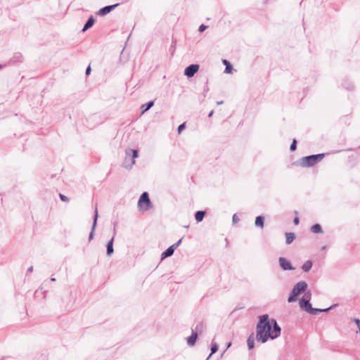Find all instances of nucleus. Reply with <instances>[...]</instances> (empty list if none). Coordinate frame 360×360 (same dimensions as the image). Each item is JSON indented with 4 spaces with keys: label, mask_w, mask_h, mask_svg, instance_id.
I'll use <instances>...</instances> for the list:
<instances>
[{
    "label": "nucleus",
    "mask_w": 360,
    "mask_h": 360,
    "mask_svg": "<svg viewBox=\"0 0 360 360\" xmlns=\"http://www.w3.org/2000/svg\"><path fill=\"white\" fill-rule=\"evenodd\" d=\"M256 325V340L264 344L269 339L274 340L281 333V328L275 319H270L268 314L259 316Z\"/></svg>",
    "instance_id": "obj_1"
},
{
    "label": "nucleus",
    "mask_w": 360,
    "mask_h": 360,
    "mask_svg": "<svg viewBox=\"0 0 360 360\" xmlns=\"http://www.w3.org/2000/svg\"><path fill=\"white\" fill-rule=\"evenodd\" d=\"M307 286L308 285L305 281H299L298 283H297L292 288L289 295L288 302L290 303L295 302L300 294H302L304 292H305Z\"/></svg>",
    "instance_id": "obj_2"
},
{
    "label": "nucleus",
    "mask_w": 360,
    "mask_h": 360,
    "mask_svg": "<svg viewBox=\"0 0 360 360\" xmlns=\"http://www.w3.org/2000/svg\"><path fill=\"white\" fill-rule=\"evenodd\" d=\"M325 153H319L302 157L300 159V165L303 167H311L322 160Z\"/></svg>",
    "instance_id": "obj_3"
},
{
    "label": "nucleus",
    "mask_w": 360,
    "mask_h": 360,
    "mask_svg": "<svg viewBox=\"0 0 360 360\" xmlns=\"http://www.w3.org/2000/svg\"><path fill=\"white\" fill-rule=\"evenodd\" d=\"M126 157L123 161L122 167L126 169H131L135 163V158L139 156V150L136 149L127 148L125 150Z\"/></svg>",
    "instance_id": "obj_4"
},
{
    "label": "nucleus",
    "mask_w": 360,
    "mask_h": 360,
    "mask_svg": "<svg viewBox=\"0 0 360 360\" xmlns=\"http://www.w3.org/2000/svg\"><path fill=\"white\" fill-rule=\"evenodd\" d=\"M138 207L140 210L147 211L153 207V204L147 192L141 193L138 201Z\"/></svg>",
    "instance_id": "obj_5"
},
{
    "label": "nucleus",
    "mask_w": 360,
    "mask_h": 360,
    "mask_svg": "<svg viewBox=\"0 0 360 360\" xmlns=\"http://www.w3.org/2000/svg\"><path fill=\"white\" fill-rule=\"evenodd\" d=\"M311 298V294L310 291H307L304 292V295L299 300L300 308L305 311L306 312L309 311L310 307H311V304L310 303Z\"/></svg>",
    "instance_id": "obj_6"
},
{
    "label": "nucleus",
    "mask_w": 360,
    "mask_h": 360,
    "mask_svg": "<svg viewBox=\"0 0 360 360\" xmlns=\"http://www.w3.org/2000/svg\"><path fill=\"white\" fill-rule=\"evenodd\" d=\"M199 68L198 64H191L185 68L184 75L188 78H191L198 72Z\"/></svg>",
    "instance_id": "obj_7"
},
{
    "label": "nucleus",
    "mask_w": 360,
    "mask_h": 360,
    "mask_svg": "<svg viewBox=\"0 0 360 360\" xmlns=\"http://www.w3.org/2000/svg\"><path fill=\"white\" fill-rule=\"evenodd\" d=\"M279 266L283 271H292L295 269L291 262L285 257H280L278 258Z\"/></svg>",
    "instance_id": "obj_8"
},
{
    "label": "nucleus",
    "mask_w": 360,
    "mask_h": 360,
    "mask_svg": "<svg viewBox=\"0 0 360 360\" xmlns=\"http://www.w3.org/2000/svg\"><path fill=\"white\" fill-rule=\"evenodd\" d=\"M98 218V213L97 207H96L95 210H94V219H93V223H92V226H91V231H90L89 236V241L92 240L94 239V238L95 230H96V225H97Z\"/></svg>",
    "instance_id": "obj_9"
},
{
    "label": "nucleus",
    "mask_w": 360,
    "mask_h": 360,
    "mask_svg": "<svg viewBox=\"0 0 360 360\" xmlns=\"http://www.w3.org/2000/svg\"><path fill=\"white\" fill-rule=\"evenodd\" d=\"M118 6H119V4L105 6L101 8V9H99L98 11L96 13V14L100 16H104V15L108 14L110 12H111L112 10H114Z\"/></svg>",
    "instance_id": "obj_10"
},
{
    "label": "nucleus",
    "mask_w": 360,
    "mask_h": 360,
    "mask_svg": "<svg viewBox=\"0 0 360 360\" xmlns=\"http://www.w3.org/2000/svg\"><path fill=\"white\" fill-rule=\"evenodd\" d=\"M336 306H338V304H334L331 305L330 307L326 308V309L314 308L311 306V307H310V309H309V311H307V312L310 314H312V315H317L320 312H327V311L331 310L332 309H333L334 307H335Z\"/></svg>",
    "instance_id": "obj_11"
},
{
    "label": "nucleus",
    "mask_w": 360,
    "mask_h": 360,
    "mask_svg": "<svg viewBox=\"0 0 360 360\" xmlns=\"http://www.w3.org/2000/svg\"><path fill=\"white\" fill-rule=\"evenodd\" d=\"M113 231H114L113 236L106 244V254L108 257H110L114 252L113 242H114L115 236L116 234L115 228H114Z\"/></svg>",
    "instance_id": "obj_12"
},
{
    "label": "nucleus",
    "mask_w": 360,
    "mask_h": 360,
    "mask_svg": "<svg viewBox=\"0 0 360 360\" xmlns=\"http://www.w3.org/2000/svg\"><path fill=\"white\" fill-rule=\"evenodd\" d=\"M174 250H175V247L170 245L161 254V259L163 260L169 257L172 256L174 252Z\"/></svg>",
    "instance_id": "obj_13"
},
{
    "label": "nucleus",
    "mask_w": 360,
    "mask_h": 360,
    "mask_svg": "<svg viewBox=\"0 0 360 360\" xmlns=\"http://www.w3.org/2000/svg\"><path fill=\"white\" fill-rule=\"evenodd\" d=\"M95 21H96V20H95L94 17L93 15H91L86 20V23L84 24L82 31L85 32L87 30H89V28H91V27H93V25L95 23Z\"/></svg>",
    "instance_id": "obj_14"
},
{
    "label": "nucleus",
    "mask_w": 360,
    "mask_h": 360,
    "mask_svg": "<svg viewBox=\"0 0 360 360\" xmlns=\"http://www.w3.org/2000/svg\"><path fill=\"white\" fill-rule=\"evenodd\" d=\"M155 103V101H150L141 106V114L143 115L148 110H149Z\"/></svg>",
    "instance_id": "obj_15"
},
{
    "label": "nucleus",
    "mask_w": 360,
    "mask_h": 360,
    "mask_svg": "<svg viewBox=\"0 0 360 360\" xmlns=\"http://www.w3.org/2000/svg\"><path fill=\"white\" fill-rule=\"evenodd\" d=\"M198 335L195 332L191 331V335L187 338V344L189 346H193L198 339Z\"/></svg>",
    "instance_id": "obj_16"
},
{
    "label": "nucleus",
    "mask_w": 360,
    "mask_h": 360,
    "mask_svg": "<svg viewBox=\"0 0 360 360\" xmlns=\"http://www.w3.org/2000/svg\"><path fill=\"white\" fill-rule=\"evenodd\" d=\"M204 330V324L202 321H198L196 323L195 328H191V331L198 333H202Z\"/></svg>",
    "instance_id": "obj_17"
},
{
    "label": "nucleus",
    "mask_w": 360,
    "mask_h": 360,
    "mask_svg": "<svg viewBox=\"0 0 360 360\" xmlns=\"http://www.w3.org/2000/svg\"><path fill=\"white\" fill-rule=\"evenodd\" d=\"M264 220H265V218L264 216H262V215L257 216L256 217L255 221V226L263 229L264 226Z\"/></svg>",
    "instance_id": "obj_18"
},
{
    "label": "nucleus",
    "mask_w": 360,
    "mask_h": 360,
    "mask_svg": "<svg viewBox=\"0 0 360 360\" xmlns=\"http://www.w3.org/2000/svg\"><path fill=\"white\" fill-rule=\"evenodd\" d=\"M206 214L205 210H198L195 213V219L198 223L201 222Z\"/></svg>",
    "instance_id": "obj_19"
},
{
    "label": "nucleus",
    "mask_w": 360,
    "mask_h": 360,
    "mask_svg": "<svg viewBox=\"0 0 360 360\" xmlns=\"http://www.w3.org/2000/svg\"><path fill=\"white\" fill-rule=\"evenodd\" d=\"M247 345L249 350L252 349L255 347V338L253 333L248 338Z\"/></svg>",
    "instance_id": "obj_20"
},
{
    "label": "nucleus",
    "mask_w": 360,
    "mask_h": 360,
    "mask_svg": "<svg viewBox=\"0 0 360 360\" xmlns=\"http://www.w3.org/2000/svg\"><path fill=\"white\" fill-rule=\"evenodd\" d=\"M295 239V234L292 232L285 233V243L287 245L291 244Z\"/></svg>",
    "instance_id": "obj_21"
},
{
    "label": "nucleus",
    "mask_w": 360,
    "mask_h": 360,
    "mask_svg": "<svg viewBox=\"0 0 360 360\" xmlns=\"http://www.w3.org/2000/svg\"><path fill=\"white\" fill-rule=\"evenodd\" d=\"M313 266V262L311 260L306 261L302 266V269L304 272H308L311 270Z\"/></svg>",
    "instance_id": "obj_22"
},
{
    "label": "nucleus",
    "mask_w": 360,
    "mask_h": 360,
    "mask_svg": "<svg viewBox=\"0 0 360 360\" xmlns=\"http://www.w3.org/2000/svg\"><path fill=\"white\" fill-rule=\"evenodd\" d=\"M310 230L314 233H322L323 229L321 226L319 224H315L312 225L310 228Z\"/></svg>",
    "instance_id": "obj_23"
},
{
    "label": "nucleus",
    "mask_w": 360,
    "mask_h": 360,
    "mask_svg": "<svg viewBox=\"0 0 360 360\" xmlns=\"http://www.w3.org/2000/svg\"><path fill=\"white\" fill-rule=\"evenodd\" d=\"M22 55L20 53H14L13 56L11 58V61L14 63H22Z\"/></svg>",
    "instance_id": "obj_24"
},
{
    "label": "nucleus",
    "mask_w": 360,
    "mask_h": 360,
    "mask_svg": "<svg viewBox=\"0 0 360 360\" xmlns=\"http://www.w3.org/2000/svg\"><path fill=\"white\" fill-rule=\"evenodd\" d=\"M222 62H223V64L226 66L224 72L225 73H231L233 70V67H232L231 64L227 60H225V59L223 60Z\"/></svg>",
    "instance_id": "obj_25"
},
{
    "label": "nucleus",
    "mask_w": 360,
    "mask_h": 360,
    "mask_svg": "<svg viewBox=\"0 0 360 360\" xmlns=\"http://www.w3.org/2000/svg\"><path fill=\"white\" fill-rule=\"evenodd\" d=\"M219 349V345L217 342H212V344H211V353L210 354L209 356L207 358L206 360H208L209 358L212 355L214 354V353H216Z\"/></svg>",
    "instance_id": "obj_26"
},
{
    "label": "nucleus",
    "mask_w": 360,
    "mask_h": 360,
    "mask_svg": "<svg viewBox=\"0 0 360 360\" xmlns=\"http://www.w3.org/2000/svg\"><path fill=\"white\" fill-rule=\"evenodd\" d=\"M343 87L347 90H352L354 89V84L349 80H345L342 83Z\"/></svg>",
    "instance_id": "obj_27"
},
{
    "label": "nucleus",
    "mask_w": 360,
    "mask_h": 360,
    "mask_svg": "<svg viewBox=\"0 0 360 360\" xmlns=\"http://www.w3.org/2000/svg\"><path fill=\"white\" fill-rule=\"evenodd\" d=\"M297 148V141L296 139H293L292 142L291 143L290 146V151H295Z\"/></svg>",
    "instance_id": "obj_28"
},
{
    "label": "nucleus",
    "mask_w": 360,
    "mask_h": 360,
    "mask_svg": "<svg viewBox=\"0 0 360 360\" xmlns=\"http://www.w3.org/2000/svg\"><path fill=\"white\" fill-rule=\"evenodd\" d=\"M186 128V122H184L179 125L177 128L178 134H180Z\"/></svg>",
    "instance_id": "obj_29"
},
{
    "label": "nucleus",
    "mask_w": 360,
    "mask_h": 360,
    "mask_svg": "<svg viewBox=\"0 0 360 360\" xmlns=\"http://www.w3.org/2000/svg\"><path fill=\"white\" fill-rule=\"evenodd\" d=\"M207 28V26L204 25V24H202L199 26L198 27V32H204L206 29Z\"/></svg>",
    "instance_id": "obj_30"
},
{
    "label": "nucleus",
    "mask_w": 360,
    "mask_h": 360,
    "mask_svg": "<svg viewBox=\"0 0 360 360\" xmlns=\"http://www.w3.org/2000/svg\"><path fill=\"white\" fill-rule=\"evenodd\" d=\"M59 198L63 202H68L69 200V198L62 193L59 194Z\"/></svg>",
    "instance_id": "obj_31"
},
{
    "label": "nucleus",
    "mask_w": 360,
    "mask_h": 360,
    "mask_svg": "<svg viewBox=\"0 0 360 360\" xmlns=\"http://www.w3.org/2000/svg\"><path fill=\"white\" fill-rule=\"evenodd\" d=\"M238 221H239V218H238V217L237 216V214H234L233 215V217H232V222H233V224H236V223H238Z\"/></svg>",
    "instance_id": "obj_32"
},
{
    "label": "nucleus",
    "mask_w": 360,
    "mask_h": 360,
    "mask_svg": "<svg viewBox=\"0 0 360 360\" xmlns=\"http://www.w3.org/2000/svg\"><path fill=\"white\" fill-rule=\"evenodd\" d=\"M183 238H180L177 242L172 245L173 247H175V250L181 245Z\"/></svg>",
    "instance_id": "obj_33"
},
{
    "label": "nucleus",
    "mask_w": 360,
    "mask_h": 360,
    "mask_svg": "<svg viewBox=\"0 0 360 360\" xmlns=\"http://www.w3.org/2000/svg\"><path fill=\"white\" fill-rule=\"evenodd\" d=\"M354 322L356 325L359 330H360V319H354Z\"/></svg>",
    "instance_id": "obj_34"
},
{
    "label": "nucleus",
    "mask_w": 360,
    "mask_h": 360,
    "mask_svg": "<svg viewBox=\"0 0 360 360\" xmlns=\"http://www.w3.org/2000/svg\"><path fill=\"white\" fill-rule=\"evenodd\" d=\"M91 66L89 65L86 69V71H85V74L86 76L89 75L90 73H91Z\"/></svg>",
    "instance_id": "obj_35"
},
{
    "label": "nucleus",
    "mask_w": 360,
    "mask_h": 360,
    "mask_svg": "<svg viewBox=\"0 0 360 360\" xmlns=\"http://www.w3.org/2000/svg\"><path fill=\"white\" fill-rule=\"evenodd\" d=\"M299 223H300V219H299V217H295V218H294V219H293V224H294L295 225H298V224H299Z\"/></svg>",
    "instance_id": "obj_36"
},
{
    "label": "nucleus",
    "mask_w": 360,
    "mask_h": 360,
    "mask_svg": "<svg viewBox=\"0 0 360 360\" xmlns=\"http://www.w3.org/2000/svg\"><path fill=\"white\" fill-rule=\"evenodd\" d=\"M32 271H33V266H30V267L27 269V274L31 273V272H32Z\"/></svg>",
    "instance_id": "obj_37"
},
{
    "label": "nucleus",
    "mask_w": 360,
    "mask_h": 360,
    "mask_svg": "<svg viewBox=\"0 0 360 360\" xmlns=\"http://www.w3.org/2000/svg\"><path fill=\"white\" fill-rule=\"evenodd\" d=\"M213 113H214V110H211V111L209 112V114H208V117H211L212 116Z\"/></svg>",
    "instance_id": "obj_38"
},
{
    "label": "nucleus",
    "mask_w": 360,
    "mask_h": 360,
    "mask_svg": "<svg viewBox=\"0 0 360 360\" xmlns=\"http://www.w3.org/2000/svg\"><path fill=\"white\" fill-rule=\"evenodd\" d=\"M222 103H223V101H218V102L217 103V105H221V104H222Z\"/></svg>",
    "instance_id": "obj_39"
},
{
    "label": "nucleus",
    "mask_w": 360,
    "mask_h": 360,
    "mask_svg": "<svg viewBox=\"0 0 360 360\" xmlns=\"http://www.w3.org/2000/svg\"><path fill=\"white\" fill-rule=\"evenodd\" d=\"M50 280H51V281L53 282V281H56V278H51V279H50Z\"/></svg>",
    "instance_id": "obj_40"
},
{
    "label": "nucleus",
    "mask_w": 360,
    "mask_h": 360,
    "mask_svg": "<svg viewBox=\"0 0 360 360\" xmlns=\"http://www.w3.org/2000/svg\"><path fill=\"white\" fill-rule=\"evenodd\" d=\"M231 342H229V343L227 344V348H229V347L231 346Z\"/></svg>",
    "instance_id": "obj_41"
},
{
    "label": "nucleus",
    "mask_w": 360,
    "mask_h": 360,
    "mask_svg": "<svg viewBox=\"0 0 360 360\" xmlns=\"http://www.w3.org/2000/svg\"><path fill=\"white\" fill-rule=\"evenodd\" d=\"M208 91H209V89H208V88H207V89L205 90V94H206Z\"/></svg>",
    "instance_id": "obj_42"
},
{
    "label": "nucleus",
    "mask_w": 360,
    "mask_h": 360,
    "mask_svg": "<svg viewBox=\"0 0 360 360\" xmlns=\"http://www.w3.org/2000/svg\"><path fill=\"white\" fill-rule=\"evenodd\" d=\"M326 246H323L322 247V250H326Z\"/></svg>",
    "instance_id": "obj_43"
},
{
    "label": "nucleus",
    "mask_w": 360,
    "mask_h": 360,
    "mask_svg": "<svg viewBox=\"0 0 360 360\" xmlns=\"http://www.w3.org/2000/svg\"><path fill=\"white\" fill-rule=\"evenodd\" d=\"M3 68V65L0 64V70Z\"/></svg>",
    "instance_id": "obj_44"
}]
</instances>
